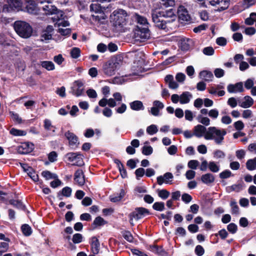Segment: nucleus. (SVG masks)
I'll return each mask as SVG.
<instances>
[{"mask_svg": "<svg viewBox=\"0 0 256 256\" xmlns=\"http://www.w3.org/2000/svg\"><path fill=\"white\" fill-rule=\"evenodd\" d=\"M158 196L162 200L166 199L170 196V192L166 190H158Z\"/></svg>", "mask_w": 256, "mask_h": 256, "instance_id": "47", "label": "nucleus"}, {"mask_svg": "<svg viewBox=\"0 0 256 256\" xmlns=\"http://www.w3.org/2000/svg\"><path fill=\"white\" fill-rule=\"evenodd\" d=\"M201 180L204 184H209L214 181V177L212 174L208 173L202 175Z\"/></svg>", "mask_w": 256, "mask_h": 256, "instance_id": "28", "label": "nucleus"}, {"mask_svg": "<svg viewBox=\"0 0 256 256\" xmlns=\"http://www.w3.org/2000/svg\"><path fill=\"white\" fill-rule=\"evenodd\" d=\"M36 4L33 0H29L26 2L25 8L27 12L30 14H35L36 12Z\"/></svg>", "mask_w": 256, "mask_h": 256, "instance_id": "22", "label": "nucleus"}, {"mask_svg": "<svg viewBox=\"0 0 256 256\" xmlns=\"http://www.w3.org/2000/svg\"><path fill=\"white\" fill-rule=\"evenodd\" d=\"M136 20L138 23L140 25V26H142V27L148 26V23L147 19L145 17L136 14Z\"/></svg>", "mask_w": 256, "mask_h": 256, "instance_id": "33", "label": "nucleus"}, {"mask_svg": "<svg viewBox=\"0 0 256 256\" xmlns=\"http://www.w3.org/2000/svg\"><path fill=\"white\" fill-rule=\"evenodd\" d=\"M107 224V222L105 220L102 218L98 216L95 218L92 224V229L96 228L98 226H102Z\"/></svg>", "mask_w": 256, "mask_h": 256, "instance_id": "25", "label": "nucleus"}, {"mask_svg": "<svg viewBox=\"0 0 256 256\" xmlns=\"http://www.w3.org/2000/svg\"><path fill=\"white\" fill-rule=\"evenodd\" d=\"M203 53L206 56H212L214 52V50L212 46L204 48L202 50Z\"/></svg>", "mask_w": 256, "mask_h": 256, "instance_id": "54", "label": "nucleus"}, {"mask_svg": "<svg viewBox=\"0 0 256 256\" xmlns=\"http://www.w3.org/2000/svg\"><path fill=\"white\" fill-rule=\"evenodd\" d=\"M124 238L130 242H133L134 237L131 232L128 230H125L122 234Z\"/></svg>", "mask_w": 256, "mask_h": 256, "instance_id": "44", "label": "nucleus"}, {"mask_svg": "<svg viewBox=\"0 0 256 256\" xmlns=\"http://www.w3.org/2000/svg\"><path fill=\"white\" fill-rule=\"evenodd\" d=\"M192 98V94L189 92H183L180 96V102L181 104H186L190 102Z\"/></svg>", "mask_w": 256, "mask_h": 256, "instance_id": "24", "label": "nucleus"}, {"mask_svg": "<svg viewBox=\"0 0 256 256\" xmlns=\"http://www.w3.org/2000/svg\"><path fill=\"white\" fill-rule=\"evenodd\" d=\"M132 213L136 216V220H140L148 215L151 214L150 210L144 207H137Z\"/></svg>", "mask_w": 256, "mask_h": 256, "instance_id": "15", "label": "nucleus"}, {"mask_svg": "<svg viewBox=\"0 0 256 256\" xmlns=\"http://www.w3.org/2000/svg\"><path fill=\"white\" fill-rule=\"evenodd\" d=\"M244 99L245 100L239 104L240 106L243 108H248L252 106L254 100L250 96H245Z\"/></svg>", "mask_w": 256, "mask_h": 256, "instance_id": "29", "label": "nucleus"}, {"mask_svg": "<svg viewBox=\"0 0 256 256\" xmlns=\"http://www.w3.org/2000/svg\"><path fill=\"white\" fill-rule=\"evenodd\" d=\"M134 38L140 41H144L150 38L148 26L142 27L136 26L134 30Z\"/></svg>", "mask_w": 256, "mask_h": 256, "instance_id": "5", "label": "nucleus"}, {"mask_svg": "<svg viewBox=\"0 0 256 256\" xmlns=\"http://www.w3.org/2000/svg\"><path fill=\"white\" fill-rule=\"evenodd\" d=\"M92 200L90 198L86 196L82 200V204L83 206H88L92 204Z\"/></svg>", "mask_w": 256, "mask_h": 256, "instance_id": "64", "label": "nucleus"}, {"mask_svg": "<svg viewBox=\"0 0 256 256\" xmlns=\"http://www.w3.org/2000/svg\"><path fill=\"white\" fill-rule=\"evenodd\" d=\"M232 176V172L228 170H226L220 172L219 176L222 179H226L230 178Z\"/></svg>", "mask_w": 256, "mask_h": 256, "instance_id": "49", "label": "nucleus"}, {"mask_svg": "<svg viewBox=\"0 0 256 256\" xmlns=\"http://www.w3.org/2000/svg\"><path fill=\"white\" fill-rule=\"evenodd\" d=\"M227 229L230 232L234 234L238 230V226L236 224L232 222L228 225Z\"/></svg>", "mask_w": 256, "mask_h": 256, "instance_id": "51", "label": "nucleus"}, {"mask_svg": "<svg viewBox=\"0 0 256 256\" xmlns=\"http://www.w3.org/2000/svg\"><path fill=\"white\" fill-rule=\"evenodd\" d=\"M177 14L179 21L182 24H189L192 22L191 16L185 6H180L178 8Z\"/></svg>", "mask_w": 256, "mask_h": 256, "instance_id": "8", "label": "nucleus"}, {"mask_svg": "<svg viewBox=\"0 0 256 256\" xmlns=\"http://www.w3.org/2000/svg\"><path fill=\"white\" fill-rule=\"evenodd\" d=\"M246 168L249 170H253L256 169V164L254 160L250 159L246 162Z\"/></svg>", "mask_w": 256, "mask_h": 256, "instance_id": "39", "label": "nucleus"}, {"mask_svg": "<svg viewBox=\"0 0 256 256\" xmlns=\"http://www.w3.org/2000/svg\"><path fill=\"white\" fill-rule=\"evenodd\" d=\"M158 131V128L155 124H151L146 128V132L150 135H153Z\"/></svg>", "mask_w": 256, "mask_h": 256, "instance_id": "43", "label": "nucleus"}, {"mask_svg": "<svg viewBox=\"0 0 256 256\" xmlns=\"http://www.w3.org/2000/svg\"><path fill=\"white\" fill-rule=\"evenodd\" d=\"M152 18L156 27L160 30L166 29L167 22L162 19L160 12L153 11L152 13Z\"/></svg>", "mask_w": 256, "mask_h": 256, "instance_id": "9", "label": "nucleus"}, {"mask_svg": "<svg viewBox=\"0 0 256 256\" xmlns=\"http://www.w3.org/2000/svg\"><path fill=\"white\" fill-rule=\"evenodd\" d=\"M9 204L13 206L16 208L26 211V206L22 203L20 200H15L11 199L9 200Z\"/></svg>", "mask_w": 256, "mask_h": 256, "instance_id": "23", "label": "nucleus"}, {"mask_svg": "<svg viewBox=\"0 0 256 256\" xmlns=\"http://www.w3.org/2000/svg\"><path fill=\"white\" fill-rule=\"evenodd\" d=\"M199 162L197 160H190L188 162V166L192 170L196 169L198 166Z\"/></svg>", "mask_w": 256, "mask_h": 256, "instance_id": "56", "label": "nucleus"}, {"mask_svg": "<svg viewBox=\"0 0 256 256\" xmlns=\"http://www.w3.org/2000/svg\"><path fill=\"white\" fill-rule=\"evenodd\" d=\"M58 32L62 36H69L72 32V30L70 28L64 29L60 28L58 29Z\"/></svg>", "mask_w": 256, "mask_h": 256, "instance_id": "52", "label": "nucleus"}, {"mask_svg": "<svg viewBox=\"0 0 256 256\" xmlns=\"http://www.w3.org/2000/svg\"><path fill=\"white\" fill-rule=\"evenodd\" d=\"M42 176L46 180L56 178H58V176L56 174L52 173L48 170H44L42 172Z\"/></svg>", "mask_w": 256, "mask_h": 256, "instance_id": "35", "label": "nucleus"}, {"mask_svg": "<svg viewBox=\"0 0 256 256\" xmlns=\"http://www.w3.org/2000/svg\"><path fill=\"white\" fill-rule=\"evenodd\" d=\"M153 152V148L151 146H144L142 148V152L144 155L150 156Z\"/></svg>", "mask_w": 256, "mask_h": 256, "instance_id": "42", "label": "nucleus"}, {"mask_svg": "<svg viewBox=\"0 0 256 256\" xmlns=\"http://www.w3.org/2000/svg\"><path fill=\"white\" fill-rule=\"evenodd\" d=\"M227 89L230 93L242 92L244 91L242 82H238L234 84H229L228 86Z\"/></svg>", "mask_w": 256, "mask_h": 256, "instance_id": "18", "label": "nucleus"}, {"mask_svg": "<svg viewBox=\"0 0 256 256\" xmlns=\"http://www.w3.org/2000/svg\"><path fill=\"white\" fill-rule=\"evenodd\" d=\"M64 60V59L61 54L56 56L54 58V62L59 65L61 64Z\"/></svg>", "mask_w": 256, "mask_h": 256, "instance_id": "62", "label": "nucleus"}, {"mask_svg": "<svg viewBox=\"0 0 256 256\" xmlns=\"http://www.w3.org/2000/svg\"><path fill=\"white\" fill-rule=\"evenodd\" d=\"M9 248V245L8 242H0V252L1 254L6 252Z\"/></svg>", "mask_w": 256, "mask_h": 256, "instance_id": "58", "label": "nucleus"}, {"mask_svg": "<svg viewBox=\"0 0 256 256\" xmlns=\"http://www.w3.org/2000/svg\"><path fill=\"white\" fill-rule=\"evenodd\" d=\"M122 60L120 55H116L112 57L103 65V71L108 76H112L115 74V71L120 66V62Z\"/></svg>", "mask_w": 256, "mask_h": 256, "instance_id": "3", "label": "nucleus"}, {"mask_svg": "<svg viewBox=\"0 0 256 256\" xmlns=\"http://www.w3.org/2000/svg\"><path fill=\"white\" fill-rule=\"evenodd\" d=\"M128 14L126 10L118 9L114 11L110 16V22L114 26L122 27L126 24Z\"/></svg>", "mask_w": 256, "mask_h": 256, "instance_id": "4", "label": "nucleus"}, {"mask_svg": "<svg viewBox=\"0 0 256 256\" xmlns=\"http://www.w3.org/2000/svg\"><path fill=\"white\" fill-rule=\"evenodd\" d=\"M90 244L92 252L94 254H98L100 249V243L98 238L95 236L92 237Z\"/></svg>", "mask_w": 256, "mask_h": 256, "instance_id": "17", "label": "nucleus"}, {"mask_svg": "<svg viewBox=\"0 0 256 256\" xmlns=\"http://www.w3.org/2000/svg\"><path fill=\"white\" fill-rule=\"evenodd\" d=\"M208 168L213 172H216L220 170L219 166L214 162H209Z\"/></svg>", "mask_w": 256, "mask_h": 256, "instance_id": "50", "label": "nucleus"}, {"mask_svg": "<svg viewBox=\"0 0 256 256\" xmlns=\"http://www.w3.org/2000/svg\"><path fill=\"white\" fill-rule=\"evenodd\" d=\"M14 28L16 34L24 38H30L32 33V26L24 21H16L14 24Z\"/></svg>", "mask_w": 256, "mask_h": 256, "instance_id": "2", "label": "nucleus"}, {"mask_svg": "<svg viewBox=\"0 0 256 256\" xmlns=\"http://www.w3.org/2000/svg\"><path fill=\"white\" fill-rule=\"evenodd\" d=\"M58 154L55 151H52L48 154V160L51 162H54L57 160Z\"/></svg>", "mask_w": 256, "mask_h": 256, "instance_id": "55", "label": "nucleus"}, {"mask_svg": "<svg viewBox=\"0 0 256 256\" xmlns=\"http://www.w3.org/2000/svg\"><path fill=\"white\" fill-rule=\"evenodd\" d=\"M204 134H205L204 136L205 139L207 140L214 139L215 142L219 144L223 141L224 136L226 134V132L224 129L220 130L214 126L209 127L208 131H206V127L202 125L198 124L194 126V136L200 138Z\"/></svg>", "mask_w": 256, "mask_h": 256, "instance_id": "1", "label": "nucleus"}, {"mask_svg": "<svg viewBox=\"0 0 256 256\" xmlns=\"http://www.w3.org/2000/svg\"><path fill=\"white\" fill-rule=\"evenodd\" d=\"M60 192L62 193V194L65 197L68 198L70 197L72 194V189L68 186L64 187L61 190Z\"/></svg>", "mask_w": 256, "mask_h": 256, "instance_id": "45", "label": "nucleus"}, {"mask_svg": "<svg viewBox=\"0 0 256 256\" xmlns=\"http://www.w3.org/2000/svg\"><path fill=\"white\" fill-rule=\"evenodd\" d=\"M10 134L14 136H23L26 134V132L23 130L12 128L10 132Z\"/></svg>", "mask_w": 256, "mask_h": 256, "instance_id": "38", "label": "nucleus"}, {"mask_svg": "<svg viewBox=\"0 0 256 256\" xmlns=\"http://www.w3.org/2000/svg\"><path fill=\"white\" fill-rule=\"evenodd\" d=\"M174 178L171 172H167L165 173L164 176H160L157 177V183L158 185H162L164 183L165 184H172V180Z\"/></svg>", "mask_w": 256, "mask_h": 256, "instance_id": "16", "label": "nucleus"}, {"mask_svg": "<svg viewBox=\"0 0 256 256\" xmlns=\"http://www.w3.org/2000/svg\"><path fill=\"white\" fill-rule=\"evenodd\" d=\"M90 10L94 12L96 14H104V12L102 9V6L99 4H92L90 5Z\"/></svg>", "mask_w": 256, "mask_h": 256, "instance_id": "32", "label": "nucleus"}, {"mask_svg": "<svg viewBox=\"0 0 256 256\" xmlns=\"http://www.w3.org/2000/svg\"><path fill=\"white\" fill-rule=\"evenodd\" d=\"M230 206L232 207V214H239V207L236 201H231Z\"/></svg>", "mask_w": 256, "mask_h": 256, "instance_id": "41", "label": "nucleus"}, {"mask_svg": "<svg viewBox=\"0 0 256 256\" xmlns=\"http://www.w3.org/2000/svg\"><path fill=\"white\" fill-rule=\"evenodd\" d=\"M192 196L188 194L184 193L182 194V200L186 204L189 203L192 200Z\"/></svg>", "mask_w": 256, "mask_h": 256, "instance_id": "60", "label": "nucleus"}, {"mask_svg": "<svg viewBox=\"0 0 256 256\" xmlns=\"http://www.w3.org/2000/svg\"><path fill=\"white\" fill-rule=\"evenodd\" d=\"M215 76L218 78L222 77L224 74V71L220 68H216L214 70Z\"/></svg>", "mask_w": 256, "mask_h": 256, "instance_id": "61", "label": "nucleus"}, {"mask_svg": "<svg viewBox=\"0 0 256 256\" xmlns=\"http://www.w3.org/2000/svg\"><path fill=\"white\" fill-rule=\"evenodd\" d=\"M134 174H136V178L138 180L140 179V178L142 177L145 174V170L142 168H140L135 170Z\"/></svg>", "mask_w": 256, "mask_h": 256, "instance_id": "48", "label": "nucleus"}, {"mask_svg": "<svg viewBox=\"0 0 256 256\" xmlns=\"http://www.w3.org/2000/svg\"><path fill=\"white\" fill-rule=\"evenodd\" d=\"M130 106L132 110L135 111L142 110L144 109L143 103L140 100H134L130 103Z\"/></svg>", "mask_w": 256, "mask_h": 256, "instance_id": "21", "label": "nucleus"}, {"mask_svg": "<svg viewBox=\"0 0 256 256\" xmlns=\"http://www.w3.org/2000/svg\"><path fill=\"white\" fill-rule=\"evenodd\" d=\"M65 157L68 162H73L72 164V166L80 167L84 164L83 155L80 152H68L65 155Z\"/></svg>", "mask_w": 256, "mask_h": 256, "instance_id": "6", "label": "nucleus"}, {"mask_svg": "<svg viewBox=\"0 0 256 256\" xmlns=\"http://www.w3.org/2000/svg\"><path fill=\"white\" fill-rule=\"evenodd\" d=\"M213 6H218V10L222 12L226 10L230 6V0H208Z\"/></svg>", "mask_w": 256, "mask_h": 256, "instance_id": "13", "label": "nucleus"}, {"mask_svg": "<svg viewBox=\"0 0 256 256\" xmlns=\"http://www.w3.org/2000/svg\"><path fill=\"white\" fill-rule=\"evenodd\" d=\"M149 247L151 251L160 256H166L168 254V252L164 249L162 246L154 244L150 245Z\"/></svg>", "mask_w": 256, "mask_h": 256, "instance_id": "20", "label": "nucleus"}, {"mask_svg": "<svg viewBox=\"0 0 256 256\" xmlns=\"http://www.w3.org/2000/svg\"><path fill=\"white\" fill-rule=\"evenodd\" d=\"M7 3L3 6V11L4 12H10L16 10L19 11L22 10V0H8Z\"/></svg>", "mask_w": 256, "mask_h": 256, "instance_id": "7", "label": "nucleus"}, {"mask_svg": "<svg viewBox=\"0 0 256 256\" xmlns=\"http://www.w3.org/2000/svg\"><path fill=\"white\" fill-rule=\"evenodd\" d=\"M83 86L84 84L81 80H75L74 82V86H72L70 88V92L73 95L78 97L83 94L84 90Z\"/></svg>", "mask_w": 256, "mask_h": 256, "instance_id": "12", "label": "nucleus"}, {"mask_svg": "<svg viewBox=\"0 0 256 256\" xmlns=\"http://www.w3.org/2000/svg\"><path fill=\"white\" fill-rule=\"evenodd\" d=\"M64 136L68 141V146L72 150H76L79 147L80 141L78 136L70 130L66 132Z\"/></svg>", "mask_w": 256, "mask_h": 256, "instance_id": "10", "label": "nucleus"}, {"mask_svg": "<svg viewBox=\"0 0 256 256\" xmlns=\"http://www.w3.org/2000/svg\"><path fill=\"white\" fill-rule=\"evenodd\" d=\"M216 43L218 46H224L226 44L227 41L225 38L219 37L216 38Z\"/></svg>", "mask_w": 256, "mask_h": 256, "instance_id": "59", "label": "nucleus"}, {"mask_svg": "<svg viewBox=\"0 0 256 256\" xmlns=\"http://www.w3.org/2000/svg\"><path fill=\"white\" fill-rule=\"evenodd\" d=\"M193 42L192 40L187 38L181 42V50L183 51H187L190 48V45Z\"/></svg>", "mask_w": 256, "mask_h": 256, "instance_id": "30", "label": "nucleus"}, {"mask_svg": "<svg viewBox=\"0 0 256 256\" xmlns=\"http://www.w3.org/2000/svg\"><path fill=\"white\" fill-rule=\"evenodd\" d=\"M74 180L80 186H82L84 184V172L82 170L78 169L75 172L74 174Z\"/></svg>", "mask_w": 256, "mask_h": 256, "instance_id": "19", "label": "nucleus"}, {"mask_svg": "<svg viewBox=\"0 0 256 256\" xmlns=\"http://www.w3.org/2000/svg\"><path fill=\"white\" fill-rule=\"evenodd\" d=\"M21 230L24 236H28L32 234V229L28 224H24L21 226Z\"/></svg>", "mask_w": 256, "mask_h": 256, "instance_id": "31", "label": "nucleus"}, {"mask_svg": "<svg viewBox=\"0 0 256 256\" xmlns=\"http://www.w3.org/2000/svg\"><path fill=\"white\" fill-rule=\"evenodd\" d=\"M228 232L224 228L219 230L218 234H214L216 236H218L219 235L220 238L222 240H224L228 236Z\"/></svg>", "mask_w": 256, "mask_h": 256, "instance_id": "57", "label": "nucleus"}, {"mask_svg": "<svg viewBox=\"0 0 256 256\" xmlns=\"http://www.w3.org/2000/svg\"><path fill=\"white\" fill-rule=\"evenodd\" d=\"M34 149V144L32 142H24L18 146V153L26 154L31 152Z\"/></svg>", "mask_w": 256, "mask_h": 256, "instance_id": "14", "label": "nucleus"}, {"mask_svg": "<svg viewBox=\"0 0 256 256\" xmlns=\"http://www.w3.org/2000/svg\"><path fill=\"white\" fill-rule=\"evenodd\" d=\"M234 128L238 130H242L244 128V124L241 120H238L234 124Z\"/></svg>", "mask_w": 256, "mask_h": 256, "instance_id": "63", "label": "nucleus"}, {"mask_svg": "<svg viewBox=\"0 0 256 256\" xmlns=\"http://www.w3.org/2000/svg\"><path fill=\"white\" fill-rule=\"evenodd\" d=\"M82 236L79 233L75 234L73 235L72 241L74 244H79L82 241Z\"/></svg>", "mask_w": 256, "mask_h": 256, "instance_id": "46", "label": "nucleus"}, {"mask_svg": "<svg viewBox=\"0 0 256 256\" xmlns=\"http://www.w3.org/2000/svg\"><path fill=\"white\" fill-rule=\"evenodd\" d=\"M194 252L198 256H202L204 253V249L200 245H198L196 246Z\"/></svg>", "mask_w": 256, "mask_h": 256, "instance_id": "53", "label": "nucleus"}, {"mask_svg": "<svg viewBox=\"0 0 256 256\" xmlns=\"http://www.w3.org/2000/svg\"><path fill=\"white\" fill-rule=\"evenodd\" d=\"M29 172L28 173V176H30L32 180L35 182L38 181V175L36 173L35 170L32 168H29Z\"/></svg>", "mask_w": 256, "mask_h": 256, "instance_id": "36", "label": "nucleus"}, {"mask_svg": "<svg viewBox=\"0 0 256 256\" xmlns=\"http://www.w3.org/2000/svg\"><path fill=\"white\" fill-rule=\"evenodd\" d=\"M152 207L154 210L160 212L163 211L165 209L164 203L162 202H154Z\"/></svg>", "mask_w": 256, "mask_h": 256, "instance_id": "37", "label": "nucleus"}, {"mask_svg": "<svg viewBox=\"0 0 256 256\" xmlns=\"http://www.w3.org/2000/svg\"><path fill=\"white\" fill-rule=\"evenodd\" d=\"M125 195V192L124 189H121L120 194H116V196H110V200L112 202H116L120 201Z\"/></svg>", "mask_w": 256, "mask_h": 256, "instance_id": "27", "label": "nucleus"}, {"mask_svg": "<svg viewBox=\"0 0 256 256\" xmlns=\"http://www.w3.org/2000/svg\"><path fill=\"white\" fill-rule=\"evenodd\" d=\"M40 63L42 66L48 70H52L55 68L54 63L51 61H42Z\"/></svg>", "mask_w": 256, "mask_h": 256, "instance_id": "34", "label": "nucleus"}, {"mask_svg": "<svg viewBox=\"0 0 256 256\" xmlns=\"http://www.w3.org/2000/svg\"><path fill=\"white\" fill-rule=\"evenodd\" d=\"M200 78L204 80L205 81L212 80L214 76L210 71L204 70L201 71L199 74Z\"/></svg>", "mask_w": 256, "mask_h": 256, "instance_id": "26", "label": "nucleus"}, {"mask_svg": "<svg viewBox=\"0 0 256 256\" xmlns=\"http://www.w3.org/2000/svg\"><path fill=\"white\" fill-rule=\"evenodd\" d=\"M80 50L78 48L74 47L70 51V56L73 58H78L80 55Z\"/></svg>", "mask_w": 256, "mask_h": 256, "instance_id": "40", "label": "nucleus"}, {"mask_svg": "<svg viewBox=\"0 0 256 256\" xmlns=\"http://www.w3.org/2000/svg\"><path fill=\"white\" fill-rule=\"evenodd\" d=\"M40 2L42 4H46L42 7V8L44 11V13L46 15H51L57 13L58 11L57 8L52 5L51 2L44 0L42 1L40 0Z\"/></svg>", "mask_w": 256, "mask_h": 256, "instance_id": "11", "label": "nucleus"}]
</instances>
